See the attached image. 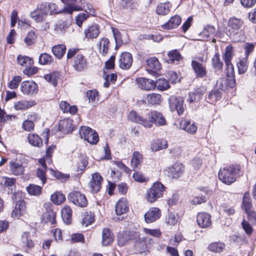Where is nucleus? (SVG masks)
I'll list each match as a JSON object with an SVG mask.
<instances>
[{"instance_id": "nucleus-1", "label": "nucleus", "mask_w": 256, "mask_h": 256, "mask_svg": "<svg viewBox=\"0 0 256 256\" xmlns=\"http://www.w3.org/2000/svg\"><path fill=\"white\" fill-rule=\"evenodd\" d=\"M240 172L238 166H230L220 168L218 172V178L226 184H230L236 180V175Z\"/></svg>"}, {"instance_id": "nucleus-2", "label": "nucleus", "mask_w": 256, "mask_h": 256, "mask_svg": "<svg viewBox=\"0 0 256 256\" xmlns=\"http://www.w3.org/2000/svg\"><path fill=\"white\" fill-rule=\"evenodd\" d=\"M166 188L161 182H155L146 192V200L150 203H153L163 196Z\"/></svg>"}, {"instance_id": "nucleus-3", "label": "nucleus", "mask_w": 256, "mask_h": 256, "mask_svg": "<svg viewBox=\"0 0 256 256\" xmlns=\"http://www.w3.org/2000/svg\"><path fill=\"white\" fill-rule=\"evenodd\" d=\"M79 133L82 138H84L91 144H96L99 140L98 136L96 132L88 126H81Z\"/></svg>"}, {"instance_id": "nucleus-4", "label": "nucleus", "mask_w": 256, "mask_h": 256, "mask_svg": "<svg viewBox=\"0 0 256 256\" xmlns=\"http://www.w3.org/2000/svg\"><path fill=\"white\" fill-rule=\"evenodd\" d=\"M68 200L80 208H84L88 205V200L86 196L78 191L70 192L68 195Z\"/></svg>"}, {"instance_id": "nucleus-5", "label": "nucleus", "mask_w": 256, "mask_h": 256, "mask_svg": "<svg viewBox=\"0 0 256 256\" xmlns=\"http://www.w3.org/2000/svg\"><path fill=\"white\" fill-rule=\"evenodd\" d=\"M20 89L24 94L30 96L36 94L38 90L37 84L32 80L22 82L20 84Z\"/></svg>"}, {"instance_id": "nucleus-6", "label": "nucleus", "mask_w": 256, "mask_h": 256, "mask_svg": "<svg viewBox=\"0 0 256 256\" xmlns=\"http://www.w3.org/2000/svg\"><path fill=\"white\" fill-rule=\"evenodd\" d=\"M170 108L172 111L176 110L180 115L184 112V100L182 97L171 96L168 99Z\"/></svg>"}, {"instance_id": "nucleus-7", "label": "nucleus", "mask_w": 256, "mask_h": 256, "mask_svg": "<svg viewBox=\"0 0 256 256\" xmlns=\"http://www.w3.org/2000/svg\"><path fill=\"white\" fill-rule=\"evenodd\" d=\"M184 170V166L180 162L174 164L170 167L168 168L167 174L172 178H178L183 174Z\"/></svg>"}, {"instance_id": "nucleus-8", "label": "nucleus", "mask_w": 256, "mask_h": 256, "mask_svg": "<svg viewBox=\"0 0 256 256\" xmlns=\"http://www.w3.org/2000/svg\"><path fill=\"white\" fill-rule=\"evenodd\" d=\"M102 180V178L98 173L96 172L92 174L88 186L93 193H96L100 190Z\"/></svg>"}, {"instance_id": "nucleus-9", "label": "nucleus", "mask_w": 256, "mask_h": 256, "mask_svg": "<svg viewBox=\"0 0 256 256\" xmlns=\"http://www.w3.org/2000/svg\"><path fill=\"white\" fill-rule=\"evenodd\" d=\"M138 86L143 90H152L155 88L154 81L145 78H138L136 79Z\"/></svg>"}, {"instance_id": "nucleus-10", "label": "nucleus", "mask_w": 256, "mask_h": 256, "mask_svg": "<svg viewBox=\"0 0 256 256\" xmlns=\"http://www.w3.org/2000/svg\"><path fill=\"white\" fill-rule=\"evenodd\" d=\"M133 62L131 54L128 52H122L119 60V66L122 70H128L132 66Z\"/></svg>"}, {"instance_id": "nucleus-11", "label": "nucleus", "mask_w": 256, "mask_h": 256, "mask_svg": "<svg viewBox=\"0 0 256 256\" xmlns=\"http://www.w3.org/2000/svg\"><path fill=\"white\" fill-rule=\"evenodd\" d=\"M161 216V211L158 208H150L144 214V218L146 223L154 222L160 218Z\"/></svg>"}, {"instance_id": "nucleus-12", "label": "nucleus", "mask_w": 256, "mask_h": 256, "mask_svg": "<svg viewBox=\"0 0 256 256\" xmlns=\"http://www.w3.org/2000/svg\"><path fill=\"white\" fill-rule=\"evenodd\" d=\"M128 119L132 122L138 123L143 125L144 127L151 128L152 122H148L146 119H144L142 116L139 115L135 110H131L128 115Z\"/></svg>"}, {"instance_id": "nucleus-13", "label": "nucleus", "mask_w": 256, "mask_h": 256, "mask_svg": "<svg viewBox=\"0 0 256 256\" xmlns=\"http://www.w3.org/2000/svg\"><path fill=\"white\" fill-rule=\"evenodd\" d=\"M87 62L84 56L80 54H77L74 58L73 67L77 72H83L87 68Z\"/></svg>"}, {"instance_id": "nucleus-14", "label": "nucleus", "mask_w": 256, "mask_h": 256, "mask_svg": "<svg viewBox=\"0 0 256 256\" xmlns=\"http://www.w3.org/2000/svg\"><path fill=\"white\" fill-rule=\"evenodd\" d=\"M148 116L149 119L148 122H152V126L154 122L158 126H162L166 123V119L163 115L158 112H150L148 114Z\"/></svg>"}, {"instance_id": "nucleus-15", "label": "nucleus", "mask_w": 256, "mask_h": 256, "mask_svg": "<svg viewBox=\"0 0 256 256\" xmlns=\"http://www.w3.org/2000/svg\"><path fill=\"white\" fill-rule=\"evenodd\" d=\"M196 221L202 228H207L212 225L211 216L206 212H200L198 214Z\"/></svg>"}, {"instance_id": "nucleus-16", "label": "nucleus", "mask_w": 256, "mask_h": 256, "mask_svg": "<svg viewBox=\"0 0 256 256\" xmlns=\"http://www.w3.org/2000/svg\"><path fill=\"white\" fill-rule=\"evenodd\" d=\"M243 22L238 18H231L228 22V32L230 35H234L238 33L240 28L242 26Z\"/></svg>"}, {"instance_id": "nucleus-17", "label": "nucleus", "mask_w": 256, "mask_h": 256, "mask_svg": "<svg viewBox=\"0 0 256 256\" xmlns=\"http://www.w3.org/2000/svg\"><path fill=\"white\" fill-rule=\"evenodd\" d=\"M100 32V27L98 24H92L88 26L84 31L85 37L88 40L96 38Z\"/></svg>"}, {"instance_id": "nucleus-18", "label": "nucleus", "mask_w": 256, "mask_h": 256, "mask_svg": "<svg viewBox=\"0 0 256 256\" xmlns=\"http://www.w3.org/2000/svg\"><path fill=\"white\" fill-rule=\"evenodd\" d=\"M10 171L14 176H21L24 174V167L20 162L17 160L10 162Z\"/></svg>"}, {"instance_id": "nucleus-19", "label": "nucleus", "mask_w": 256, "mask_h": 256, "mask_svg": "<svg viewBox=\"0 0 256 256\" xmlns=\"http://www.w3.org/2000/svg\"><path fill=\"white\" fill-rule=\"evenodd\" d=\"M46 16V10L44 9L42 4L30 13L31 18L37 22L43 21Z\"/></svg>"}, {"instance_id": "nucleus-20", "label": "nucleus", "mask_w": 256, "mask_h": 256, "mask_svg": "<svg viewBox=\"0 0 256 256\" xmlns=\"http://www.w3.org/2000/svg\"><path fill=\"white\" fill-rule=\"evenodd\" d=\"M226 79L222 78L217 82V84H219V86L222 90H224L226 86H228L230 88H233L236 85V80L234 78V74L231 76H226Z\"/></svg>"}, {"instance_id": "nucleus-21", "label": "nucleus", "mask_w": 256, "mask_h": 256, "mask_svg": "<svg viewBox=\"0 0 256 256\" xmlns=\"http://www.w3.org/2000/svg\"><path fill=\"white\" fill-rule=\"evenodd\" d=\"M192 66L197 78H203L206 76V68L202 64L193 60L192 61Z\"/></svg>"}, {"instance_id": "nucleus-22", "label": "nucleus", "mask_w": 256, "mask_h": 256, "mask_svg": "<svg viewBox=\"0 0 256 256\" xmlns=\"http://www.w3.org/2000/svg\"><path fill=\"white\" fill-rule=\"evenodd\" d=\"M180 128L189 134H194L198 130L197 126L194 122L188 120H182L180 122Z\"/></svg>"}, {"instance_id": "nucleus-23", "label": "nucleus", "mask_w": 256, "mask_h": 256, "mask_svg": "<svg viewBox=\"0 0 256 256\" xmlns=\"http://www.w3.org/2000/svg\"><path fill=\"white\" fill-rule=\"evenodd\" d=\"M182 21L181 18L178 16H174L164 24L161 26V28L164 30H172L177 28Z\"/></svg>"}, {"instance_id": "nucleus-24", "label": "nucleus", "mask_w": 256, "mask_h": 256, "mask_svg": "<svg viewBox=\"0 0 256 256\" xmlns=\"http://www.w3.org/2000/svg\"><path fill=\"white\" fill-rule=\"evenodd\" d=\"M128 210V205L126 198H120L116 204L115 210L116 214L121 215Z\"/></svg>"}, {"instance_id": "nucleus-25", "label": "nucleus", "mask_w": 256, "mask_h": 256, "mask_svg": "<svg viewBox=\"0 0 256 256\" xmlns=\"http://www.w3.org/2000/svg\"><path fill=\"white\" fill-rule=\"evenodd\" d=\"M162 100V97L160 94L156 93H152L146 96L144 102L148 105H158L159 104Z\"/></svg>"}, {"instance_id": "nucleus-26", "label": "nucleus", "mask_w": 256, "mask_h": 256, "mask_svg": "<svg viewBox=\"0 0 256 256\" xmlns=\"http://www.w3.org/2000/svg\"><path fill=\"white\" fill-rule=\"evenodd\" d=\"M36 104L34 100H22L16 102L14 108L16 110H24L34 106Z\"/></svg>"}, {"instance_id": "nucleus-27", "label": "nucleus", "mask_w": 256, "mask_h": 256, "mask_svg": "<svg viewBox=\"0 0 256 256\" xmlns=\"http://www.w3.org/2000/svg\"><path fill=\"white\" fill-rule=\"evenodd\" d=\"M26 208L25 202L24 200H18L16 204L14 210L12 212V216L18 218L25 213Z\"/></svg>"}, {"instance_id": "nucleus-28", "label": "nucleus", "mask_w": 256, "mask_h": 256, "mask_svg": "<svg viewBox=\"0 0 256 256\" xmlns=\"http://www.w3.org/2000/svg\"><path fill=\"white\" fill-rule=\"evenodd\" d=\"M60 130L63 132L69 134L74 130L73 124L70 119H64L59 124Z\"/></svg>"}, {"instance_id": "nucleus-29", "label": "nucleus", "mask_w": 256, "mask_h": 256, "mask_svg": "<svg viewBox=\"0 0 256 256\" xmlns=\"http://www.w3.org/2000/svg\"><path fill=\"white\" fill-rule=\"evenodd\" d=\"M21 242L22 246L27 250L34 246V242L30 238V234L24 232L22 236Z\"/></svg>"}, {"instance_id": "nucleus-30", "label": "nucleus", "mask_w": 256, "mask_h": 256, "mask_svg": "<svg viewBox=\"0 0 256 256\" xmlns=\"http://www.w3.org/2000/svg\"><path fill=\"white\" fill-rule=\"evenodd\" d=\"M168 62L169 63L178 64V62L182 60V56L178 50H172L168 54Z\"/></svg>"}, {"instance_id": "nucleus-31", "label": "nucleus", "mask_w": 256, "mask_h": 256, "mask_svg": "<svg viewBox=\"0 0 256 256\" xmlns=\"http://www.w3.org/2000/svg\"><path fill=\"white\" fill-rule=\"evenodd\" d=\"M168 142L164 140H156L151 144L150 149L152 152H157L168 148Z\"/></svg>"}, {"instance_id": "nucleus-32", "label": "nucleus", "mask_w": 256, "mask_h": 256, "mask_svg": "<svg viewBox=\"0 0 256 256\" xmlns=\"http://www.w3.org/2000/svg\"><path fill=\"white\" fill-rule=\"evenodd\" d=\"M27 138L30 144L34 146L40 148L42 146V140L37 134H29Z\"/></svg>"}, {"instance_id": "nucleus-33", "label": "nucleus", "mask_w": 256, "mask_h": 256, "mask_svg": "<svg viewBox=\"0 0 256 256\" xmlns=\"http://www.w3.org/2000/svg\"><path fill=\"white\" fill-rule=\"evenodd\" d=\"M62 218L64 222L67 224H70L72 221V210L68 206H65L61 210Z\"/></svg>"}, {"instance_id": "nucleus-34", "label": "nucleus", "mask_w": 256, "mask_h": 256, "mask_svg": "<svg viewBox=\"0 0 256 256\" xmlns=\"http://www.w3.org/2000/svg\"><path fill=\"white\" fill-rule=\"evenodd\" d=\"M170 7L171 4L169 2L160 3L156 6V13L158 15H166L170 12Z\"/></svg>"}, {"instance_id": "nucleus-35", "label": "nucleus", "mask_w": 256, "mask_h": 256, "mask_svg": "<svg viewBox=\"0 0 256 256\" xmlns=\"http://www.w3.org/2000/svg\"><path fill=\"white\" fill-rule=\"evenodd\" d=\"M142 154L138 152H134L131 160V165L134 168H139L142 162Z\"/></svg>"}, {"instance_id": "nucleus-36", "label": "nucleus", "mask_w": 256, "mask_h": 256, "mask_svg": "<svg viewBox=\"0 0 256 256\" xmlns=\"http://www.w3.org/2000/svg\"><path fill=\"white\" fill-rule=\"evenodd\" d=\"M42 4L44 6V9L46 10V15H48V14L52 15L60 12V11L58 10V6L54 3L46 2Z\"/></svg>"}, {"instance_id": "nucleus-37", "label": "nucleus", "mask_w": 256, "mask_h": 256, "mask_svg": "<svg viewBox=\"0 0 256 256\" xmlns=\"http://www.w3.org/2000/svg\"><path fill=\"white\" fill-rule=\"evenodd\" d=\"M113 241L111 232L108 228H104L102 232V244L104 246L110 244Z\"/></svg>"}, {"instance_id": "nucleus-38", "label": "nucleus", "mask_w": 256, "mask_h": 256, "mask_svg": "<svg viewBox=\"0 0 256 256\" xmlns=\"http://www.w3.org/2000/svg\"><path fill=\"white\" fill-rule=\"evenodd\" d=\"M56 213L52 210L46 211L43 215L42 220L46 223L54 224L56 223Z\"/></svg>"}, {"instance_id": "nucleus-39", "label": "nucleus", "mask_w": 256, "mask_h": 256, "mask_svg": "<svg viewBox=\"0 0 256 256\" xmlns=\"http://www.w3.org/2000/svg\"><path fill=\"white\" fill-rule=\"evenodd\" d=\"M66 48L64 44L55 46L52 48L53 54L58 58H61L66 52Z\"/></svg>"}, {"instance_id": "nucleus-40", "label": "nucleus", "mask_w": 256, "mask_h": 256, "mask_svg": "<svg viewBox=\"0 0 256 256\" xmlns=\"http://www.w3.org/2000/svg\"><path fill=\"white\" fill-rule=\"evenodd\" d=\"M202 95L203 94L200 90H194L190 92L188 100L190 103L198 102L202 98Z\"/></svg>"}, {"instance_id": "nucleus-41", "label": "nucleus", "mask_w": 256, "mask_h": 256, "mask_svg": "<svg viewBox=\"0 0 256 256\" xmlns=\"http://www.w3.org/2000/svg\"><path fill=\"white\" fill-rule=\"evenodd\" d=\"M238 72L239 74H242L246 72L248 68V58L246 57L240 58L237 63Z\"/></svg>"}, {"instance_id": "nucleus-42", "label": "nucleus", "mask_w": 256, "mask_h": 256, "mask_svg": "<svg viewBox=\"0 0 256 256\" xmlns=\"http://www.w3.org/2000/svg\"><path fill=\"white\" fill-rule=\"evenodd\" d=\"M148 66L155 71L159 70L161 68V65L157 58L152 57L146 61Z\"/></svg>"}, {"instance_id": "nucleus-43", "label": "nucleus", "mask_w": 256, "mask_h": 256, "mask_svg": "<svg viewBox=\"0 0 256 256\" xmlns=\"http://www.w3.org/2000/svg\"><path fill=\"white\" fill-rule=\"evenodd\" d=\"M214 32L215 28L212 26L208 25L204 28L202 31L200 33V36L204 40H205L212 35Z\"/></svg>"}, {"instance_id": "nucleus-44", "label": "nucleus", "mask_w": 256, "mask_h": 256, "mask_svg": "<svg viewBox=\"0 0 256 256\" xmlns=\"http://www.w3.org/2000/svg\"><path fill=\"white\" fill-rule=\"evenodd\" d=\"M112 31L116 44V49H117L118 47L120 46L124 42L122 38V36L118 30L116 28H112Z\"/></svg>"}, {"instance_id": "nucleus-45", "label": "nucleus", "mask_w": 256, "mask_h": 256, "mask_svg": "<svg viewBox=\"0 0 256 256\" xmlns=\"http://www.w3.org/2000/svg\"><path fill=\"white\" fill-rule=\"evenodd\" d=\"M26 190L30 194L38 196L40 195L42 192V187L38 185L30 184L27 186Z\"/></svg>"}, {"instance_id": "nucleus-46", "label": "nucleus", "mask_w": 256, "mask_h": 256, "mask_svg": "<svg viewBox=\"0 0 256 256\" xmlns=\"http://www.w3.org/2000/svg\"><path fill=\"white\" fill-rule=\"evenodd\" d=\"M225 248V244L222 242H213L208 247V249L212 252H222Z\"/></svg>"}, {"instance_id": "nucleus-47", "label": "nucleus", "mask_w": 256, "mask_h": 256, "mask_svg": "<svg viewBox=\"0 0 256 256\" xmlns=\"http://www.w3.org/2000/svg\"><path fill=\"white\" fill-rule=\"evenodd\" d=\"M60 76L58 72H56L53 73L44 75V79L50 83L52 84L54 86L57 85V80Z\"/></svg>"}, {"instance_id": "nucleus-48", "label": "nucleus", "mask_w": 256, "mask_h": 256, "mask_svg": "<svg viewBox=\"0 0 256 256\" xmlns=\"http://www.w3.org/2000/svg\"><path fill=\"white\" fill-rule=\"evenodd\" d=\"M252 204L250 200V194L245 192L243 196L242 208L245 212H248L251 209Z\"/></svg>"}, {"instance_id": "nucleus-49", "label": "nucleus", "mask_w": 256, "mask_h": 256, "mask_svg": "<svg viewBox=\"0 0 256 256\" xmlns=\"http://www.w3.org/2000/svg\"><path fill=\"white\" fill-rule=\"evenodd\" d=\"M50 199L54 204H60L66 200V197L62 193L56 192L51 196Z\"/></svg>"}, {"instance_id": "nucleus-50", "label": "nucleus", "mask_w": 256, "mask_h": 256, "mask_svg": "<svg viewBox=\"0 0 256 256\" xmlns=\"http://www.w3.org/2000/svg\"><path fill=\"white\" fill-rule=\"evenodd\" d=\"M212 66L218 70H222L223 68V63L220 60V55L216 53L212 58Z\"/></svg>"}, {"instance_id": "nucleus-51", "label": "nucleus", "mask_w": 256, "mask_h": 256, "mask_svg": "<svg viewBox=\"0 0 256 256\" xmlns=\"http://www.w3.org/2000/svg\"><path fill=\"white\" fill-rule=\"evenodd\" d=\"M155 88L160 90H164L168 88L170 86L168 82L165 79L160 78L156 82H154Z\"/></svg>"}, {"instance_id": "nucleus-52", "label": "nucleus", "mask_w": 256, "mask_h": 256, "mask_svg": "<svg viewBox=\"0 0 256 256\" xmlns=\"http://www.w3.org/2000/svg\"><path fill=\"white\" fill-rule=\"evenodd\" d=\"M17 61L19 64L22 66H28L33 64V60L28 56H18Z\"/></svg>"}, {"instance_id": "nucleus-53", "label": "nucleus", "mask_w": 256, "mask_h": 256, "mask_svg": "<svg viewBox=\"0 0 256 256\" xmlns=\"http://www.w3.org/2000/svg\"><path fill=\"white\" fill-rule=\"evenodd\" d=\"M130 232H126L124 234H120L118 236V243L120 246H122L129 240L132 239V236H130Z\"/></svg>"}, {"instance_id": "nucleus-54", "label": "nucleus", "mask_w": 256, "mask_h": 256, "mask_svg": "<svg viewBox=\"0 0 256 256\" xmlns=\"http://www.w3.org/2000/svg\"><path fill=\"white\" fill-rule=\"evenodd\" d=\"M53 60L52 56L46 53L41 54L39 56L38 62L41 64H48Z\"/></svg>"}, {"instance_id": "nucleus-55", "label": "nucleus", "mask_w": 256, "mask_h": 256, "mask_svg": "<svg viewBox=\"0 0 256 256\" xmlns=\"http://www.w3.org/2000/svg\"><path fill=\"white\" fill-rule=\"evenodd\" d=\"M36 38V36L34 31H30L24 39V42L27 46H30L34 44Z\"/></svg>"}, {"instance_id": "nucleus-56", "label": "nucleus", "mask_w": 256, "mask_h": 256, "mask_svg": "<svg viewBox=\"0 0 256 256\" xmlns=\"http://www.w3.org/2000/svg\"><path fill=\"white\" fill-rule=\"evenodd\" d=\"M233 47L232 45L229 44L226 48V51L224 56V61H231L233 57Z\"/></svg>"}, {"instance_id": "nucleus-57", "label": "nucleus", "mask_w": 256, "mask_h": 256, "mask_svg": "<svg viewBox=\"0 0 256 256\" xmlns=\"http://www.w3.org/2000/svg\"><path fill=\"white\" fill-rule=\"evenodd\" d=\"M178 217L176 213L170 212L168 213V217L166 219V222L168 224L174 226L178 222Z\"/></svg>"}, {"instance_id": "nucleus-58", "label": "nucleus", "mask_w": 256, "mask_h": 256, "mask_svg": "<svg viewBox=\"0 0 256 256\" xmlns=\"http://www.w3.org/2000/svg\"><path fill=\"white\" fill-rule=\"evenodd\" d=\"M88 17L89 14L86 12L79 14L75 18L76 24L79 26H81L83 22L86 20Z\"/></svg>"}, {"instance_id": "nucleus-59", "label": "nucleus", "mask_w": 256, "mask_h": 256, "mask_svg": "<svg viewBox=\"0 0 256 256\" xmlns=\"http://www.w3.org/2000/svg\"><path fill=\"white\" fill-rule=\"evenodd\" d=\"M22 128L24 130L31 132L34 130V124L32 120H25L22 123Z\"/></svg>"}, {"instance_id": "nucleus-60", "label": "nucleus", "mask_w": 256, "mask_h": 256, "mask_svg": "<svg viewBox=\"0 0 256 256\" xmlns=\"http://www.w3.org/2000/svg\"><path fill=\"white\" fill-rule=\"evenodd\" d=\"M16 182V180L14 178L4 177L2 179L4 186L8 187L9 189L12 188L11 193H12V187L14 186Z\"/></svg>"}, {"instance_id": "nucleus-61", "label": "nucleus", "mask_w": 256, "mask_h": 256, "mask_svg": "<svg viewBox=\"0 0 256 256\" xmlns=\"http://www.w3.org/2000/svg\"><path fill=\"white\" fill-rule=\"evenodd\" d=\"M22 78L20 76H14L10 82L8 84V87L10 89H16L18 88Z\"/></svg>"}, {"instance_id": "nucleus-62", "label": "nucleus", "mask_w": 256, "mask_h": 256, "mask_svg": "<svg viewBox=\"0 0 256 256\" xmlns=\"http://www.w3.org/2000/svg\"><path fill=\"white\" fill-rule=\"evenodd\" d=\"M143 231L146 234L156 238L160 237L162 234L159 229H149L147 228H144Z\"/></svg>"}, {"instance_id": "nucleus-63", "label": "nucleus", "mask_w": 256, "mask_h": 256, "mask_svg": "<svg viewBox=\"0 0 256 256\" xmlns=\"http://www.w3.org/2000/svg\"><path fill=\"white\" fill-rule=\"evenodd\" d=\"M110 44L109 40L106 38H102L100 42V48H102V52L104 54L107 53L108 50V46Z\"/></svg>"}, {"instance_id": "nucleus-64", "label": "nucleus", "mask_w": 256, "mask_h": 256, "mask_svg": "<svg viewBox=\"0 0 256 256\" xmlns=\"http://www.w3.org/2000/svg\"><path fill=\"white\" fill-rule=\"evenodd\" d=\"M86 96L88 98L89 102H95L98 99V92L96 90H88L86 92Z\"/></svg>"}]
</instances>
